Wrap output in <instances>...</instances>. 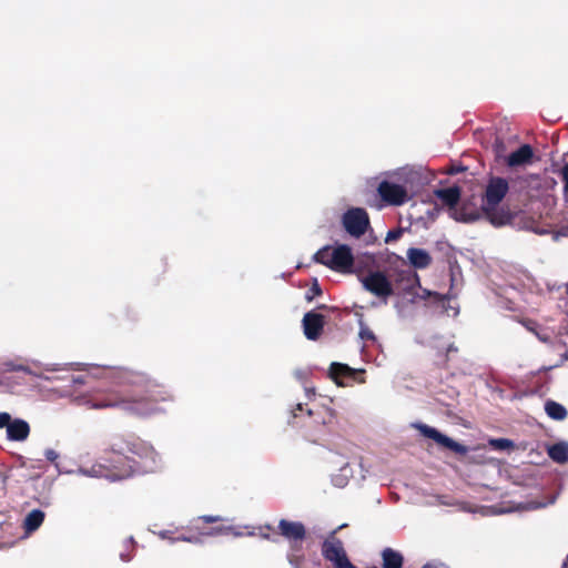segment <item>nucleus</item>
Instances as JSON below:
<instances>
[{
    "mask_svg": "<svg viewBox=\"0 0 568 568\" xmlns=\"http://www.w3.org/2000/svg\"><path fill=\"white\" fill-rule=\"evenodd\" d=\"M130 389L112 390L90 400L95 409L121 407L130 414L146 416L156 412V404L172 398L166 387L144 373L125 371L121 376Z\"/></svg>",
    "mask_w": 568,
    "mask_h": 568,
    "instance_id": "1",
    "label": "nucleus"
},
{
    "mask_svg": "<svg viewBox=\"0 0 568 568\" xmlns=\"http://www.w3.org/2000/svg\"><path fill=\"white\" fill-rule=\"evenodd\" d=\"M134 435H112L105 444L100 459L92 464L85 473L93 477L109 480H122L130 477L134 469L130 454V443Z\"/></svg>",
    "mask_w": 568,
    "mask_h": 568,
    "instance_id": "2",
    "label": "nucleus"
},
{
    "mask_svg": "<svg viewBox=\"0 0 568 568\" xmlns=\"http://www.w3.org/2000/svg\"><path fill=\"white\" fill-rule=\"evenodd\" d=\"M509 184L506 179L493 176L489 179L481 203V212L494 226L509 224L514 214L506 207L498 205L508 193Z\"/></svg>",
    "mask_w": 568,
    "mask_h": 568,
    "instance_id": "3",
    "label": "nucleus"
},
{
    "mask_svg": "<svg viewBox=\"0 0 568 568\" xmlns=\"http://www.w3.org/2000/svg\"><path fill=\"white\" fill-rule=\"evenodd\" d=\"M313 260L316 263L325 265L326 267L341 273L351 272L354 265V256L352 250L346 244L337 245L334 248H332L329 245H326L314 254Z\"/></svg>",
    "mask_w": 568,
    "mask_h": 568,
    "instance_id": "4",
    "label": "nucleus"
},
{
    "mask_svg": "<svg viewBox=\"0 0 568 568\" xmlns=\"http://www.w3.org/2000/svg\"><path fill=\"white\" fill-rule=\"evenodd\" d=\"M336 532L337 530L332 531L322 542L321 552L323 558L332 565V568H355Z\"/></svg>",
    "mask_w": 568,
    "mask_h": 568,
    "instance_id": "5",
    "label": "nucleus"
},
{
    "mask_svg": "<svg viewBox=\"0 0 568 568\" xmlns=\"http://www.w3.org/2000/svg\"><path fill=\"white\" fill-rule=\"evenodd\" d=\"M342 224L349 235L358 239L366 233L369 226V216L364 209L352 207L343 214Z\"/></svg>",
    "mask_w": 568,
    "mask_h": 568,
    "instance_id": "6",
    "label": "nucleus"
},
{
    "mask_svg": "<svg viewBox=\"0 0 568 568\" xmlns=\"http://www.w3.org/2000/svg\"><path fill=\"white\" fill-rule=\"evenodd\" d=\"M416 429L426 438L433 439L439 446L454 452L457 455H466L468 453V447L455 442L453 438L442 434L436 428L428 426L426 424H416Z\"/></svg>",
    "mask_w": 568,
    "mask_h": 568,
    "instance_id": "7",
    "label": "nucleus"
},
{
    "mask_svg": "<svg viewBox=\"0 0 568 568\" xmlns=\"http://www.w3.org/2000/svg\"><path fill=\"white\" fill-rule=\"evenodd\" d=\"M361 281L366 291L379 298L385 300L394 294L392 282L381 271L369 272Z\"/></svg>",
    "mask_w": 568,
    "mask_h": 568,
    "instance_id": "8",
    "label": "nucleus"
},
{
    "mask_svg": "<svg viewBox=\"0 0 568 568\" xmlns=\"http://www.w3.org/2000/svg\"><path fill=\"white\" fill-rule=\"evenodd\" d=\"M377 193L381 200L392 206H400L409 200L405 186L394 182L383 180L377 186Z\"/></svg>",
    "mask_w": 568,
    "mask_h": 568,
    "instance_id": "9",
    "label": "nucleus"
},
{
    "mask_svg": "<svg viewBox=\"0 0 568 568\" xmlns=\"http://www.w3.org/2000/svg\"><path fill=\"white\" fill-rule=\"evenodd\" d=\"M277 534L287 540L295 549L306 537V528L301 521L281 519L277 526Z\"/></svg>",
    "mask_w": 568,
    "mask_h": 568,
    "instance_id": "10",
    "label": "nucleus"
},
{
    "mask_svg": "<svg viewBox=\"0 0 568 568\" xmlns=\"http://www.w3.org/2000/svg\"><path fill=\"white\" fill-rule=\"evenodd\" d=\"M130 454L140 458L144 463V466L149 467L155 466L159 458V454L155 449L136 436H133L131 439Z\"/></svg>",
    "mask_w": 568,
    "mask_h": 568,
    "instance_id": "11",
    "label": "nucleus"
},
{
    "mask_svg": "<svg viewBox=\"0 0 568 568\" xmlns=\"http://www.w3.org/2000/svg\"><path fill=\"white\" fill-rule=\"evenodd\" d=\"M303 331L307 339L316 341L323 333L325 325L324 315L316 312H307L303 317Z\"/></svg>",
    "mask_w": 568,
    "mask_h": 568,
    "instance_id": "12",
    "label": "nucleus"
},
{
    "mask_svg": "<svg viewBox=\"0 0 568 568\" xmlns=\"http://www.w3.org/2000/svg\"><path fill=\"white\" fill-rule=\"evenodd\" d=\"M480 211L470 202H463L459 206L456 205L450 213V217L457 222L473 223L480 219Z\"/></svg>",
    "mask_w": 568,
    "mask_h": 568,
    "instance_id": "13",
    "label": "nucleus"
},
{
    "mask_svg": "<svg viewBox=\"0 0 568 568\" xmlns=\"http://www.w3.org/2000/svg\"><path fill=\"white\" fill-rule=\"evenodd\" d=\"M534 158V149L530 144H523L516 151L505 158V162L509 168L524 166L531 163Z\"/></svg>",
    "mask_w": 568,
    "mask_h": 568,
    "instance_id": "14",
    "label": "nucleus"
},
{
    "mask_svg": "<svg viewBox=\"0 0 568 568\" xmlns=\"http://www.w3.org/2000/svg\"><path fill=\"white\" fill-rule=\"evenodd\" d=\"M223 518L221 516H213V515H204V516H200L197 517L196 519V525H195V528L197 530H200V534L203 535V536H220V535H227L231 532L232 530V527L230 526H216V527H212L210 528L209 530H204L200 527L199 523H204V524H213V523H219V521H222Z\"/></svg>",
    "mask_w": 568,
    "mask_h": 568,
    "instance_id": "15",
    "label": "nucleus"
},
{
    "mask_svg": "<svg viewBox=\"0 0 568 568\" xmlns=\"http://www.w3.org/2000/svg\"><path fill=\"white\" fill-rule=\"evenodd\" d=\"M434 194L444 205L448 207L450 214L460 201L462 191L459 186L454 185L446 189H437L434 191Z\"/></svg>",
    "mask_w": 568,
    "mask_h": 568,
    "instance_id": "16",
    "label": "nucleus"
},
{
    "mask_svg": "<svg viewBox=\"0 0 568 568\" xmlns=\"http://www.w3.org/2000/svg\"><path fill=\"white\" fill-rule=\"evenodd\" d=\"M406 255H407L409 263L415 268H419V270L426 268L433 262L430 254L426 250H423V248L410 247L407 250Z\"/></svg>",
    "mask_w": 568,
    "mask_h": 568,
    "instance_id": "17",
    "label": "nucleus"
},
{
    "mask_svg": "<svg viewBox=\"0 0 568 568\" xmlns=\"http://www.w3.org/2000/svg\"><path fill=\"white\" fill-rule=\"evenodd\" d=\"M30 434V426L23 419H14L11 422L7 429V437L10 440L22 442L28 438Z\"/></svg>",
    "mask_w": 568,
    "mask_h": 568,
    "instance_id": "18",
    "label": "nucleus"
},
{
    "mask_svg": "<svg viewBox=\"0 0 568 568\" xmlns=\"http://www.w3.org/2000/svg\"><path fill=\"white\" fill-rule=\"evenodd\" d=\"M382 568H403L404 556L400 551L386 547L381 552Z\"/></svg>",
    "mask_w": 568,
    "mask_h": 568,
    "instance_id": "19",
    "label": "nucleus"
},
{
    "mask_svg": "<svg viewBox=\"0 0 568 568\" xmlns=\"http://www.w3.org/2000/svg\"><path fill=\"white\" fill-rule=\"evenodd\" d=\"M356 372L346 364L333 362L329 366L328 376L338 385L344 386L342 378L354 377Z\"/></svg>",
    "mask_w": 568,
    "mask_h": 568,
    "instance_id": "20",
    "label": "nucleus"
},
{
    "mask_svg": "<svg viewBox=\"0 0 568 568\" xmlns=\"http://www.w3.org/2000/svg\"><path fill=\"white\" fill-rule=\"evenodd\" d=\"M548 456L556 463L565 464L568 462V444L560 442L548 447Z\"/></svg>",
    "mask_w": 568,
    "mask_h": 568,
    "instance_id": "21",
    "label": "nucleus"
},
{
    "mask_svg": "<svg viewBox=\"0 0 568 568\" xmlns=\"http://www.w3.org/2000/svg\"><path fill=\"white\" fill-rule=\"evenodd\" d=\"M44 520V513L40 509H33L30 511L23 523V528L27 532L37 530Z\"/></svg>",
    "mask_w": 568,
    "mask_h": 568,
    "instance_id": "22",
    "label": "nucleus"
},
{
    "mask_svg": "<svg viewBox=\"0 0 568 568\" xmlns=\"http://www.w3.org/2000/svg\"><path fill=\"white\" fill-rule=\"evenodd\" d=\"M545 412L555 420H564L567 417V409L555 400H547L545 403Z\"/></svg>",
    "mask_w": 568,
    "mask_h": 568,
    "instance_id": "23",
    "label": "nucleus"
},
{
    "mask_svg": "<svg viewBox=\"0 0 568 568\" xmlns=\"http://www.w3.org/2000/svg\"><path fill=\"white\" fill-rule=\"evenodd\" d=\"M524 325L529 332L534 333L537 336V338L542 343L550 342V333L547 329L541 328L537 322L532 320H527L524 322Z\"/></svg>",
    "mask_w": 568,
    "mask_h": 568,
    "instance_id": "24",
    "label": "nucleus"
},
{
    "mask_svg": "<svg viewBox=\"0 0 568 568\" xmlns=\"http://www.w3.org/2000/svg\"><path fill=\"white\" fill-rule=\"evenodd\" d=\"M417 282H418L417 275L415 273H412L410 271L400 272L396 280L397 284L405 283V286L403 287V290L407 291V292H410V290L414 287L415 283H417Z\"/></svg>",
    "mask_w": 568,
    "mask_h": 568,
    "instance_id": "25",
    "label": "nucleus"
},
{
    "mask_svg": "<svg viewBox=\"0 0 568 568\" xmlns=\"http://www.w3.org/2000/svg\"><path fill=\"white\" fill-rule=\"evenodd\" d=\"M359 337L363 341H376V336L373 331L362 320L359 321Z\"/></svg>",
    "mask_w": 568,
    "mask_h": 568,
    "instance_id": "26",
    "label": "nucleus"
},
{
    "mask_svg": "<svg viewBox=\"0 0 568 568\" xmlns=\"http://www.w3.org/2000/svg\"><path fill=\"white\" fill-rule=\"evenodd\" d=\"M489 444L494 449L498 450L508 449L514 446V443L507 438L490 439Z\"/></svg>",
    "mask_w": 568,
    "mask_h": 568,
    "instance_id": "27",
    "label": "nucleus"
},
{
    "mask_svg": "<svg viewBox=\"0 0 568 568\" xmlns=\"http://www.w3.org/2000/svg\"><path fill=\"white\" fill-rule=\"evenodd\" d=\"M323 409H324V417L322 419V424L323 425H332V424H334L336 422V418H337L336 410L331 408V407H326V406H324Z\"/></svg>",
    "mask_w": 568,
    "mask_h": 568,
    "instance_id": "28",
    "label": "nucleus"
},
{
    "mask_svg": "<svg viewBox=\"0 0 568 568\" xmlns=\"http://www.w3.org/2000/svg\"><path fill=\"white\" fill-rule=\"evenodd\" d=\"M322 295V288L317 281L313 283L312 287L306 293V300L312 301L315 296Z\"/></svg>",
    "mask_w": 568,
    "mask_h": 568,
    "instance_id": "29",
    "label": "nucleus"
},
{
    "mask_svg": "<svg viewBox=\"0 0 568 568\" xmlns=\"http://www.w3.org/2000/svg\"><path fill=\"white\" fill-rule=\"evenodd\" d=\"M402 235H403V229L397 227V229L390 230L386 234L385 242L389 243L393 241H397L398 239H400Z\"/></svg>",
    "mask_w": 568,
    "mask_h": 568,
    "instance_id": "30",
    "label": "nucleus"
},
{
    "mask_svg": "<svg viewBox=\"0 0 568 568\" xmlns=\"http://www.w3.org/2000/svg\"><path fill=\"white\" fill-rule=\"evenodd\" d=\"M561 181L564 183V194H568V163H566L559 171Z\"/></svg>",
    "mask_w": 568,
    "mask_h": 568,
    "instance_id": "31",
    "label": "nucleus"
},
{
    "mask_svg": "<svg viewBox=\"0 0 568 568\" xmlns=\"http://www.w3.org/2000/svg\"><path fill=\"white\" fill-rule=\"evenodd\" d=\"M493 148H494V152H495L497 159H500L501 156H504L505 144H504L503 140L497 138L494 142Z\"/></svg>",
    "mask_w": 568,
    "mask_h": 568,
    "instance_id": "32",
    "label": "nucleus"
},
{
    "mask_svg": "<svg viewBox=\"0 0 568 568\" xmlns=\"http://www.w3.org/2000/svg\"><path fill=\"white\" fill-rule=\"evenodd\" d=\"M11 416L9 413H6V412H2L0 413V428H7L10 426L11 424Z\"/></svg>",
    "mask_w": 568,
    "mask_h": 568,
    "instance_id": "33",
    "label": "nucleus"
},
{
    "mask_svg": "<svg viewBox=\"0 0 568 568\" xmlns=\"http://www.w3.org/2000/svg\"><path fill=\"white\" fill-rule=\"evenodd\" d=\"M274 528L271 525H265L263 527H260V535L263 538L271 539L270 531H273Z\"/></svg>",
    "mask_w": 568,
    "mask_h": 568,
    "instance_id": "34",
    "label": "nucleus"
},
{
    "mask_svg": "<svg viewBox=\"0 0 568 568\" xmlns=\"http://www.w3.org/2000/svg\"><path fill=\"white\" fill-rule=\"evenodd\" d=\"M288 561L291 565H293L295 568H300L302 561H303V557L301 556H295V555H290L288 556Z\"/></svg>",
    "mask_w": 568,
    "mask_h": 568,
    "instance_id": "35",
    "label": "nucleus"
},
{
    "mask_svg": "<svg viewBox=\"0 0 568 568\" xmlns=\"http://www.w3.org/2000/svg\"><path fill=\"white\" fill-rule=\"evenodd\" d=\"M44 456L49 462H52V463L55 462L59 457L58 453L53 449H47L44 453Z\"/></svg>",
    "mask_w": 568,
    "mask_h": 568,
    "instance_id": "36",
    "label": "nucleus"
},
{
    "mask_svg": "<svg viewBox=\"0 0 568 568\" xmlns=\"http://www.w3.org/2000/svg\"><path fill=\"white\" fill-rule=\"evenodd\" d=\"M422 568H447V567H445L444 565L438 566L433 562H426L425 565H423Z\"/></svg>",
    "mask_w": 568,
    "mask_h": 568,
    "instance_id": "37",
    "label": "nucleus"
},
{
    "mask_svg": "<svg viewBox=\"0 0 568 568\" xmlns=\"http://www.w3.org/2000/svg\"><path fill=\"white\" fill-rule=\"evenodd\" d=\"M178 540H183V541H189V542H191V541H193V538H191V537H186V536H181V537H179V538H178Z\"/></svg>",
    "mask_w": 568,
    "mask_h": 568,
    "instance_id": "38",
    "label": "nucleus"
},
{
    "mask_svg": "<svg viewBox=\"0 0 568 568\" xmlns=\"http://www.w3.org/2000/svg\"><path fill=\"white\" fill-rule=\"evenodd\" d=\"M565 361H568V351H566V352L561 355V361H560V363H564Z\"/></svg>",
    "mask_w": 568,
    "mask_h": 568,
    "instance_id": "39",
    "label": "nucleus"
},
{
    "mask_svg": "<svg viewBox=\"0 0 568 568\" xmlns=\"http://www.w3.org/2000/svg\"><path fill=\"white\" fill-rule=\"evenodd\" d=\"M326 307H327V306H326V305H324V304H322V305H320V306H318V308H320V310H325Z\"/></svg>",
    "mask_w": 568,
    "mask_h": 568,
    "instance_id": "40",
    "label": "nucleus"
},
{
    "mask_svg": "<svg viewBox=\"0 0 568 568\" xmlns=\"http://www.w3.org/2000/svg\"><path fill=\"white\" fill-rule=\"evenodd\" d=\"M296 408H297V410H302V405L298 404Z\"/></svg>",
    "mask_w": 568,
    "mask_h": 568,
    "instance_id": "41",
    "label": "nucleus"
},
{
    "mask_svg": "<svg viewBox=\"0 0 568 568\" xmlns=\"http://www.w3.org/2000/svg\"><path fill=\"white\" fill-rule=\"evenodd\" d=\"M566 294L568 295V283L566 284Z\"/></svg>",
    "mask_w": 568,
    "mask_h": 568,
    "instance_id": "42",
    "label": "nucleus"
}]
</instances>
